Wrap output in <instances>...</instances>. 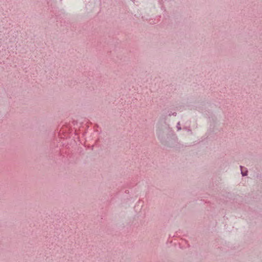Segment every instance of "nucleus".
<instances>
[{
	"label": "nucleus",
	"instance_id": "7ed1b4c3",
	"mask_svg": "<svg viewBox=\"0 0 262 262\" xmlns=\"http://www.w3.org/2000/svg\"><path fill=\"white\" fill-rule=\"evenodd\" d=\"M178 128H179L178 129H181V127H179V126H178Z\"/></svg>",
	"mask_w": 262,
	"mask_h": 262
},
{
	"label": "nucleus",
	"instance_id": "20e7f679",
	"mask_svg": "<svg viewBox=\"0 0 262 262\" xmlns=\"http://www.w3.org/2000/svg\"><path fill=\"white\" fill-rule=\"evenodd\" d=\"M178 128H179L178 129H181V127H179V126H178Z\"/></svg>",
	"mask_w": 262,
	"mask_h": 262
},
{
	"label": "nucleus",
	"instance_id": "f257e3e1",
	"mask_svg": "<svg viewBox=\"0 0 262 262\" xmlns=\"http://www.w3.org/2000/svg\"><path fill=\"white\" fill-rule=\"evenodd\" d=\"M240 168H241V173L242 174L243 176H246L247 175V173H248V171L247 170H246L245 171H244L243 170V166H240Z\"/></svg>",
	"mask_w": 262,
	"mask_h": 262
},
{
	"label": "nucleus",
	"instance_id": "f03ea898",
	"mask_svg": "<svg viewBox=\"0 0 262 262\" xmlns=\"http://www.w3.org/2000/svg\"><path fill=\"white\" fill-rule=\"evenodd\" d=\"M171 115H173V116H176L177 115V113L176 112H174V113H172Z\"/></svg>",
	"mask_w": 262,
	"mask_h": 262
}]
</instances>
